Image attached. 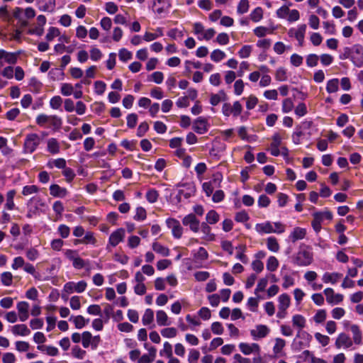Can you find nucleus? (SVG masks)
I'll use <instances>...</instances> for the list:
<instances>
[{
  "label": "nucleus",
  "mask_w": 363,
  "mask_h": 363,
  "mask_svg": "<svg viewBox=\"0 0 363 363\" xmlns=\"http://www.w3.org/2000/svg\"><path fill=\"white\" fill-rule=\"evenodd\" d=\"M313 262L311 249L306 245L299 247L298 251L292 257V262L298 267L309 266Z\"/></svg>",
  "instance_id": "obj_1"
},
{
  "label": "nucleus",
  "mask_w": 363,
  "mask_h": 363,
  "mask_svg": "<svg viewBox=\"0 0 363 363\" xmlns=\"http://www.w3.org/2000/svg\"><path fill=\"white\" fill-rule=\"evenodd\" d=\"M35 123L41 128H51L55 131L60 129L62 125V120L56 115L40 113L37 116Z\"/></svg>",
  "instance_id": "obj_2"
},
{
  "label": "nucleus",
  "mask_w": 363,
  "mask_h": 363,
  "mask_svg": "<svg viewBox=\"0 0 363 363\" xmlns=\"http://www.w3.org/2000/svg\"><path fill=\"white\" fill-rule=\"evenodd\" d=\"M255 230L261 235L263 234H270V233H277L281 234L286 230V225L278 221V222H271V221H265L260 223H257L255 225Z\"/></svg>",
  "instance_id": "obj_3"
},
{
  "label": "nucleus",
  "mask_w": 363,
  "mask_h": 363,
  "mask_svg": "<svg viewBox=\"0 0 363 363\" xmlns=\"http://www.w3.org/2000/svg\"><path fill=\"white\" fill-rule=\"evenodd\" d=\"M311 340L312 336L304 330H298L292 342L291 347L294 351H300L309 347Z\"/></svg>",
  "instance_id": "obj_4"
},
{
  "label": "nucleus",
  "mask_w": 363,
  "mask_h": 363,
  "mask_svg": "<svg viewBox=\"0 0 363 363\" xmlns=\"http://www.w3.org/2000/svg\"><path fill=\"white\" fill-rule=\"evenodd\" d=\"M306 28V24H298L296 28H289L288 35L290 38H294L297 40L298 45L302 47L304 45Z\"/></svg>",
  "instance_id": "obj_5"
},
{
  "label": "nucleus",
  "mask_w": 363,
  "mask_h": 363,
  "mask_svg": "<svg viewBox=\"0 0 363 363\" xmlns=\"http://www.w3.org/2000/svg\"><path fill=\"white\" fill-rule=\"evenodd\" d=\"M242 111V106L240 101H236L233 104L230 103H224L222 106V113L225 117L233 116L234 118L238 117Z\"/></svg>",
  "instance_id": "obj_6"
},
{
  "label": "nucleus",
  "mask_w": 363,
  "mask_h": 363,
  "mask_svg": "<svg viewBox=\"0 0 363 363\" xmlns=\"http://www.w3.org/2000/svg\"><path fill=\"white\" fill-rule=\"evenodd\" d=\"M11 268L13 270H17L20 268H23L26 273L35 277L36 270L35 269V267L29 262H26L25 259L21 256L16 257L13 258L11 264Z\"/></svg>",
  "instance_id": "obj_7"
},
{
  "label": "nucleus",
  "mask_w": 363,
  "mask_h": 363,
  "mask_svg": "<svg viewBox=\"0 0 363 363\" xmlns=\"http://www.w3.org/2000/svg\"><path fill=\"white\" fill-rule=\"evenodd\" d=\"M311 223L313 230L318 233L321 230V224L325 219L332 220L333 214L330 211H318L313 214Z\"/></svg>",
  "instance_id": "obj_8"
},
{
  "label": "nucleus",
  "mask_w": 363,
  "mask_h": 363,
  "mask_svg": "<svg viewBox=\"0 0 363 363\" xmlns=\"http://www.w3.org/2000/svg\"><path fill=\"white\" fill-rule=\"evenodd\" d=\"M101 341L99 335L93 336L89 331L82 333V344L84 348L91 347L92 350H96Z\"/></svg>",
  "instance_id": "obj_9"
},
{
  "label": "nucleus",
  "mask_w": 363,
  "mask_h": 363,
  "mask_svg": "<svg viewBox=\"0 0 363 363\" xmlns=\"http://www.w3.org/2000/svg\"><path fill=\"white\" fill-rule=\"evenodd\" d=\"M40 143V138L36 133L28 134L24 141V150L26 152H33L39 144Z\"/></svg>",
  "instance_id": "obj_10"
},
{
  "label": "nucleus",
  "mask_w": 363,
  "mask_h": 363,
  "mask_svg": "<svg viewBox=\"0 0 363 363\" xmlns=\"http://www.w3.org/2000/svg\"><path fill=\"white\" fill-rule=\"evenodd\" d=\"M87 286V284L85 281H79L78 282L69 281L64 285L63 291L68 294L72 293H82L84 292Z\"/></svg>",
  "instance_id": "obj_11"
},
{
  "label": "nucleus",
  "mask_w": 363,
  "mask_h": 363,
  "mask_svg": "<svg viewBox=\"0 0 363 363\" xmlns=\"http://www.w3.org/2000/svg\"><path fill=\"white\" fill-rule=\"evenodd\" d=\"M352 338L346 333H341L338 334L335 345L337 349L348 350L353 346Z\"/></svg>",
  "instance_id": "obj_12"
},
{
  "label": "nucleus",
  "mask_w": 363,
  "mask_h": 363,
  "mask_svg": "<svg viewBox=\"0 0 363 363\" xmlns=\"http://www.w3.org/2000/svg\"><path fill=\"white\" fill-rule=\"evenodd\" d=\"M304 279L313 291L321 290L323 287V284L318 283L315 280L318 278V274L315 271H307L303 275Z\"/></svg>",
  "instance_id": "obj_13"
},
{
  "label": "nucleus",
  "mask_w": 363,
  "mask_h": 363,
  "mask_svg": "<svg viewBox=\"0 0 363 363\" xmlns=\"http://www.w3.org/2000/svg\"><path fill=\"white\" fill-rule=\"evenodd\" d=\"M60 93L65 96L73 94L77 99H81L83 96L82 90H74V86L69 83H62L60 84Z\"/></svg>",
  "instance_id": "obj_14"
},
{
  "label": "nucleus",
  "mask_w": 363,
  "mask_h": 363,
  "mask_svg": "<svg viewBox=\"0 0 363 363\" xmlns=\"http://www.w3.org/2000/svg\"><path fill=\"white\" fill-rule=\"evenodd\" d=\"M167 227L171 229L172 235L175 238H180L183 234V228L179 220L174 218H167L166 220Z\"/></svg>",
  "instance_id": "obj_15"
},
{
  "label": "nucleus",
  "mask_w": 363,
  "mask_h": 363,
  "mask_svg": "<svg viewBox=\"0 0 363 363\" xmlns=\"http://www.w3.org/2000/svg\"><path fill=\"white\" fill-rule=\"evenodd\" d=\"M125 235V231L123 228H120L112 232L108 238V245L111 247L117 246L120 242H123Z\"/></svg>",
  "instance_id": "obj_16"
},
{
  "label": "nucleus",
  "mask_w": 363,
  "mask_h": 363,
  "mask_svg": "<svg viewBox=\"0 0 363 363\" xmlns=\"http://www.w3.org/2000/svg\"><path fill=\"white\" fill-rule=\"evenodd\" d=\"M238 347L240 352L245 355L259 354L260 352V347L257 343L240 342Z\"/></svg>",
  "instance_id": "obj_17"
},
{
  "label": "nucleus",
  "mask_w": 363,
  "mask_h": 363,
  "mask_svg": "<svg viewBox=\"0 0 363 363\" xmlns=\"http://www.w3.org/2000/svg\"><path fill=\"white\" fill-rule=\"evenodd\" d=\"M192 128L198 134L206 133L208 130V120L203 117L197 118L193 123Z\"/></svg>",
  "instance_id": "obj_18"
},
{
  "label": "nucleus",
  "mask_w": 363,
  "mask_h": 363,
  "mask_svg": "<svg viewBox=\"0 0 363 363\" xmlns=\"http://www.w3.org/2000/svg\"><path fill=\"white\" fill-rule=\"evenodd\" d=\"M182 223L184 225L189 226L190 230L194 233H197L199 230L200 222L199 219L196 217V216L193 213H190L186 216L183 220Z\"/></svg>",
  "instance_id": "obj_19"
},
{
  "label": "nucleus",
  "mask_w": 363,
  "mask_h": 363,
  "mask_svg": "<svg viewBox=\"0 0 363 363\" xmlns=\"http://www.w3.org/2000/svg\"><path fill=\"white\" fill-rule=\"evenodd\" d=\"M323 294L326 297V301L330 304H338L343 301V295L335 294L332 288H326L323 291Z\"/></svg>",
  "instance_id": "obj_20"
},
{
  "label": "nucleus",
  "mask_w": 363,
  "mask_h": 363,
  "mask_svg": "<svg viewBox=\"0 0 363 363\" xmlns=\"http://www.w3.org/2000/svg\"><path fill=\"white\" fill-rule=\"evenodd\" d=\"M269 328L265 325H257L250 330V335L253 340H257L265 337L269 333Z\"/></svg>",
  "instance_id": "obj_21"
},
{
  "label": "nucleus",
  "mask_w": 363,
  "mask_h": 363,
  "mask_svg": "<svg viewBox=\"0 0 363 363\" xmlns=\"http://www.w3.org/2000/svg\"><path fill=\"white\" fill-rule=\"evenodd\" d=\"M18 318L21 322L27 320L29 318V304L26 301H20L16 305Z\"/></svg>",
  "instance_id": "obj_22"
},
{
  "label": "nucleus",
  "mask_w": 363,
  "mask_h": 363,
  "mask_svg": "<svg viewBox=\"0 0 363 363\" xmlns=\"http://www.w3.org/2000/svg\"><path fill=\"white\" fill-rule=\"evenodd\" d=\"M84 237L82 239H77L74 241V244L75 245H79V244H84V245H96L97 240L94 236V233L91 231H87L84 233L83 235Z\"/></svg>",
  "instance_id": "obj_23"
},
{
  "label": "nucleus",
  "mask_w": 363,
  "mask_h": 363,
  "mask_svg": "<svg viewBox=\"0 0 363 363\" xmlns=\"http://www.w3.org/2000/svg\"><path fill=\"white\" fill-rule=\"evenodd\" d=\"M170 6L169 0H154L153 2V9L158 14L168 11Z\"/></svg>",
  "instance_id": "obj_24"
},
{
  "label": "nucleus",
  "mask_w": 363,
  "mask_h": 363,
  "mask_svg": "<svg viewBox=\"0 0 363 363\" xmlns=\"http://www.w3.org/2000/svg\"><path fill=\"white\" fill-rule=\"evenodd\" d=\"M18 53L7 52L5 50L0 49V60L10 65H14L18 60Z\"/></svg>",
  "instance_id": "obj_25"
},
{
  "label": "nucleus",
  "mask_w": 363,
  "mask_h": 363,
  "mask_svg": "<svg viewBox=\"0 0 363 363\" xmlns=\"http://www.w3.org/2000/svg\"><path fill=\"white\" fill-rule=\"evenodd\" d=\"M350 330L352 333L353 343L356 345H362L363 343L362 333L359 327L356 324H353L350 326Z\"/></svg>",
  "instance_id": "obj_26"
},
{
  "label": "nucleus",
  "mask_w": 363,
  "mask_h": 363,
  "mask_svg": "<svg viewBox=\"0 0 363 363\" xmlns=\"http://www.w3.org/2000/svg\"><path fill=\"white\" fill-rule=\"evenodd\" d=\"M342 277L338 272H325L323 274L322 280L325 284H335Z\"/></svg>",
  "instance_id": "obj_27"
},
{
  "label": "nucleus",
  "mask_w": 363,
  "mask_h": 363,
  "mask_svg": "<svg viewBox=\"0 0 363 363\" xmlns=\"http://www.w3.org/2000/svg\"><path fill=\"white\" fill-rule=\"evenodd\" d=\"M306 235V230L303 228L296 227L293 229L289 236V240L292 242H295L297 240H302Z\"/></svg>",
  "instance_id": "obj_28"
},
{
  "label": "nucleus",
  "mask_w": 363,
  "mask_h": 363,
  "mask_svg": "<svg viewBox=\"0 0 363 363\" xmlns=\"http://www.w3.org/2000/svg\"><path fill=\"white\" fill-rule=\"evenodd\" d=\"M201 231L203 233L202 239L207 242L215 240L216 235L211 232V227L206 223L201 224Z\"/></svg>",
  "instance_id": "obj_29"
},
{
  "label": "nucleus",
  "mask_w": 363,
  "mask_h": 363,
  "mask_svg": "<svg viewBox=\"0 0 363 363\" xmlns=\"http://www.w3.org/2000/svg\"><path fill=\"white\" fill-rule=\"evenodd\" d=\"M11 332L14 335L28 336L30 334V329L25 324H17L11 328Z\"/></svg>",
  "instance_id": "obj_30"
},
{
  "label": "nucleus",
  "mask_w": 363,
  "mask_h": 363,
  "mask_svg": "<svg viewBox=\"0 0 363 363\" xmlns=\"http://www.w3.org/2000/svg\"><path fill=\"white\" fill-rule=\"evenodd\" d=\"M194 262L201 266L208 257V252L205 248L200 247L196 252H193Z\"/></svg>",
  "instance_id": "obj_31"
},
{
  "label": "nucleus",
  "mask_w": 363,
  "mask_h": 363,
  "mask_svg": "<svg viewBox=\"0 0 363 363\" xmlns=\"http://www.w3.org/2000/svg\"><path fill=\"white\" fill-rule=\"evenodd\" d=\"M47 150L52 155H56L60 152V145L56 138H51L47 140Z\"/></svg>",
  "instance_id": "obj_32"
},
{
  "label": "nucleus",
  "mask_w": 363,
  "mask_h": 363,
  "mask_svg": "<svg viewBox=\"0 0 363 363\" xmlns=\"http://www.w3.org/2000/svg\"><path fill=\"white\" fill-rule=\"evenodd\" d=\"M23 9L20 7H16L13 10V16L18 20L21 27H26L28 24V18H26L23 13Z\"/></svg>",
  "instance_id": "obj_33"
},
{
  "label": "nucleus",
  "mask_w": 363,
  "mask_h": 363,
  "mask_svg": "<svg viewBox=\"0 0 363 363\" xmlns=\"http://www.w3.org/2000/svg\"><path fill=\"white\" fill-rule=\"evenodd\" d=\"M157 323L160 326H167L171 324V321L165 311L162 310L157 311L156 313Z\"/></svg>",
  "instance_id": "obj_34"
},
{
  "label": "nucleus",
  "mask_w": 363,
  "mask_h": 363,
  "mask_svg": "<svg viewBox=\"0 0 363 363\" xmlns=\"http://www.w3.org/2000/svg\"><path fill=\"white\" fill-rule=\"evenodd\" d=\"M152 249L156 253L163 257H168L170 255V250L167 247L156 241L152 242Z\"/></svg>",
  "instance_id": "obj_35"
},
{
  "label": "nucleus",
  "mask_w": 363,
  "mask_h": 363,
  "mask_svg": "<svg viewBox=\"0 0 363 363\" xmlns=\"http://www.w3.org/2000/svg\"><path fill=\"white\" fill-rule=\"evenodd\" d=\"M50 193L54 197L64 198L67 196V191L57 184H52L50 186Z\"/></svg>",
  "instance_id": "obj_36"
},
{
  "label": "nucleus",
  "mask_w": 363,
  "mask_h": 363,
  "mask_svg": "<svg viewBox=\"0 0 363 363\" xmlns=\"http://www.w3.org/2000/svg\"><path fill=\"white\" fill-rule=\"evenodd\" d=\"M227 99L226 94L224 91L220 90L216 94H212L210 96V104L215 106L220 102L225 101Z\"/></svg>",
  "instance_id": "obj_37"
},
{
  "label": "nucleus",
  "mask_w": 363,
  "mask_h": 363,
  "mask_svg": "<svg viewBox=\"0 0 363 363\" xmlns=\"http://www.w3.org/2000/svg\"><path fill=\"white\" fill-rule=\"evenodd\" d=\"M274 29V28L257 26L253 30V33L257 37L262 38L267 35L273 34Z\"/></svg>",
  "instance_id": "obj_38"
},
{
  "label": "nucleus",
  "mask_w": 363,
  "mask_h": 363,
  "mask_svg": "<svg viewBox=\"0 0 363 363\" xmlns=\"http://www.w3.org/2000/svg\"><path fill=\"white\" fill-rule=\"evenodd\" d=\"M16 194V192L14 189L10 190L6 193L5 208L9 211H12L16 208L13 201Z\"/></svg>",
  "instance_id": "obj_39"
},
{
  "label": "nucleus",
  "mask_w": 363,
  "mask_h": 363,
  "mask_svg": "<svg viewBox=\"0 0 363 363\" xmlns=\"http://www.w3.org/2000/svg\"><path fill=\"white\" fill-rule=\"evenodd\" d=\"M69 321H72L77 329L83 328L89 321V319H85L82 315L71 316Z\"/></svg>",
  "instance_id": "obj_40"
},
{
  "label": "nucleus",
  "mask_w": 363,
  "mask_h": 363,
  "mask_svg": "<svg viewBox=\"0 0 363 363\" xmlns=\"http://www.w3.org/2000/svg\"><path fill=\"white\" fill-rule=\"evenodd\" d=\"M72 263L73 267L76 269H82L83 268H85L87 270H89V260L84 259L81 258L79 255L77 256V257H76V259H74Z\"/></svg>",
  "instance_id": "obj_41"
},
{
  "label": "nucleus",
  "mask_w": 363,
  "mask_h": 363,
  "mask_svg": "<svg viewBox=\"0 0 363 363\" xmlns=\"http://www.w3.org/2000/svg\"><path fill=\"white\" fill-rule=\"evenodd\" d=\"M306 323V320L302 315L296 314L292 317V324L294 327L298 328V330H302L305 328Z\"/></svg>",
  "instance_id": "obj_42"
},
{
  "label": "nucleus",
  "mask_w": 363,
  "mask_h": 363,
  "mask_svg": "<svg viewBox=\"0 0 363 363\" xmlns=\"http://www.w3.org/2000/svg\"><path fill=\"white\" fill-rule=\"evenodd\" d=\"M49 77L53 81H60L64 79V70L61 68H53L48 73Z\"/></svg>",
  "instance_id": "obj_43"
},
{
  "label": "nucleus",
  "mask_w": 363,
  "mask_h": 363,
  "mask_svg": "<svg viewBox=\"0 0 363 363\" xmlns=\"http://www.w3.org/2000/svg\"><path fill=\"white\" fill-rule=\"evenodd\" d=\"M278 302V308L287 310L291 303L290 296L286 294H282L279 296Z\"/></svg>",
  "instance_id": "obj_44"
},
{
  "label": "nucleus",
  "mask_w": 363,
  "mask_h": 363,
  "mask_svg": "<svg viewBox=\"0 0 363 363\" xmlns=\"http://www.w3.org/2000/svg\"><path fill=\"white\" fill-rule=\"evenodd\" d=\"M263 13L264 11L261 7H256L251 11L250 18L254 23H258L263 18Z\"/></svg>",
  "instance_id": "obj_45"
},
{
  "label": "nucleus",
  "mask_w": 363,
  "mask_h": 363,
  "mask_svg": "<svg viewBox=\"0 0 363 363\" xmlns=\"http://www.w3.org/2000/svg\"><path fill=\"white\" fill-rule=\"evenodd\" d=\"M267 247L272 252H277L280 249L279 244L275 237H269L267 239Z\"/></svg>",
  "instance_id": "obj_46"
},
{
  "label": "nucleus",
  "mask_w": 363,
  "mask_h": 363,
  "mask_svg": "<svg viewBox=\"0 0 363 363\" xmlns=\"http://www.w3.org/2000/svg\"><path fill=\"white\" fill-rule=\"evenodd\" d=\"M339 79L333 78L328 81L326 84V91L329 94L335 93L339 89Z\"/></svg>",
  "instance_id": "obj_47"
},
{
  "label": "nucleus",
  "mask_w": 363,
  "mask_h": 363,
  "mask_svg": "<svg viewBox=\"0 0 363 363\" xmlns=\"http://www.w3.org/2000/svg\"><path fill=\"white\" fill-rule=\"evenodd\" d=\"M286 341L284 339L277 337L275 339V344L273 347V352L276 357L281 355L283 348L285 347Z\"/></svg>",
  "instance_id": "obj_48"
},
{
  "label": "nucleus",
  "mask_w": 363,
  "mask_h": 363,
  "mask_svg": "<svg viewBox=\"0 0 363 363\" xmlns=\"http://www.w3.org/2000/svg\"><path fill=\"white\" fill-rule=\"evenodd\" d=\"M38 350L45 352L49 356L55 357L59 354L58 349L51 345H38Z\"/></svg>",
  "instance_id": "obj_49"
},
{
  "label": "nucleus",
  "mask_w": 363,
  "mask_h": 363,
  "mask_svg": "<svg viewBox=\"0 0 363 363\" xmlns=\"http://www.w3.org/2000/svg\"><path fill=\"white\" fill-rule=\"evenodd\" d=\"M48 167L49 168L57 167L58 169H65L66 167V161L63 158L50 160L48 162Z\"/></svg>",
  "instance_id": "obj_50"
},
{
  "label": "nucleus",
  "mask_w": 363,
  "mask_h": 363,
  "mask_svg": "<svg viewBox=\"0 0 363 363\" xmlns=\"http://www.w3.org/2000/svg\"><path fill=\"white\" fill-rule=\"evenodd\" d=\"M268 284V280L267 278H262L259 280L257 285L256 286V289L255 290V294L259 298H263L259 295V293L262 291H264Z\"/></svg>",
  "instance_id": "obj_51"
},
{
  "label": "nucleus",
  "mask_w": 363,
  "mask_h": 363,
  "mask_svg": "<svg viewBox=\"0 0 363 363\" xmlns=\"http://www.w3.org/2000/svg\"><path fill=\"white\" fill-rule=\"evenodd\" d=\"M206 220L208 224L213 225L219 221L220 216L216 211L211 210L207 213Z\"/></svg>",
  "instance_id": "obj_52"
},
{
  "label": "nucleus",
  "mask_w": 363,
  "mask_h": 363,
  "mask_svg": "<svg viewBox=\"0 0 363 363\" xmlns=\"http://www.w3.org/2000/svg\"><path fill=\"white\" fill-rule=\"evenodd\" d=\"M154 319V312L150 308H147L142 318V322L144 325H148L152 323Z\"/></svg>",
  "instance_id": "obj_53"
},
{
  "label": "nucleus",
  "mask_w": 363,
  "mask_h": 363,
  "mask_svg": "<svg viewBox=\"0 0 363 363\" xmlns=\"http://www.w3.org/2000/svg\"><path fill=\"white\" fill-rule=\"evenodd\" d=\"M1 284L5 286H10L13 283V274L10 272H4L0 276Z\"/></svg>",
  "instance_id": "obj_54"
},
{
  "label": "nucleus",
  "mask_w": 363,
  "mask_h": 363,
  "mask_svg": "<svg viewBox=\"0 0 363 363\" xmlns=\"http://www.w3.org/2000/svg\"><path fill=\"white\" fill-rule=\"evenodd\" d=\"M52 209L56 214V220L61 218L62 213L65 210L63 203L60 201H56L52 205Z\"/></svg>",
  "instance_id": "obj_55"
},
{
  "label": "nucleus",
  "mask_w": 363,
  "mask_h": 363,
  "mask_svg": "<svg viewBox=\"0 0 363 363\" xmlns=\"http://www.w3.org/2000/svg\"><path fill=\"white\" fill-rule=\"evenodd\" d=\"M267 269L269 272H274L279 267V261L274 256H270L267 261Z\"/></svg>",
  "instance_id": "obj_56"
},
{
  "label": "nucleus",
  "mask_w": 363,
  "mask_h": 363,
  "mask_svg": "<svg viewBox=\"0 0 363 363\" xmlns=\"http://www.w3.org/2000/svg\"><path fill=\"white\" fill-rule=\"evenodd\" d=\"M225 57V53L220 49H216L211 53V60L215 62H220Z\"/></svg>",
  "instance_id": "obj_57"
},
{
  "label": "nucleus",
  "mask_w": 363,
  "mask_h": 363,
  "mask_svg": "<svg viewBox=\"0 0 363 363\" xmlns=\"http://www.w3.org/2000/svg\"><path fill=\"white\" fill-rule=\"evenodd\" d=\"M72 356L77 359H83L86 356V351L78 345L74 346L71 351Z\"/></svg>",
  "instance_id": "obj_58"
},
{
  "label": "nucleus",
  "mask_w": 363,
  "mask_h": 363,
  "mask_svg": "<svg viewBox=\"0 0 363 363\" xmlns=\"http://www.w3.org/2000/svg\"><path fill=\"white\" fill-rule=\"evenodd\" d=\"M147 218V212L146 210L142 207L138 206L135 208V214L133 216L135 220L137 221H143Z\"/></svg>",
  "instance_id": "obj_59"
},
{
  "label": "nucleus",
  "mask_w": 363,
  "mask_h": 363,
  "mask_svg": "<svg viewBox=\"0 0 363 363\" xmlns=\"http://www.w3.org/2000/svg\"><path fill=\"white\" fill-rule=\"evenodd\" d=\"M290 6H291V4H289V5H283L279 9H278L276 11V15L277 18L281 19H286L290 11Z\"/></svg>",
  "instance_id": "obj_60"
},
{
  "label": "nucleus",
  "mask_w": 363,
  "mask_h": 363,
  "mask_svg": "<svg viewBox=\"0 0 363 363\" xmlns=\"http://www.w3.org/2000/svg\"><path fill=\"white\" fill-rule=\"evenodd\" d=\"M89 53L91 60L94 62L100 60L103 57L102 52L95 46L91 48Z\"/></svg>",
  "instance_id": "obj_61"
},
{
  "label": "nucleus",
  "mask_w": 363,
  "mask_h": 363,
  "mask_svg": "<svg viewBox=\"0 0 363 363\" xmlns=\"http://www.w3.org/2000/svg\"><path fill=\"white\" fill-rule=\"evenodd\" d=\"M161 335L165 338H173L177 335V330L175 328H164L161 330Z\"/></svg>",
  "instance_id": "obj_62"
},
{
  "label": "nucleus",
  "mask_w": 363,
  "mask_h": 363,
  "mask_svg": "<svg viewBox=\"0 0 363 363\" xmlns=\"http://www.w3.org/2000/svg\"><path fill=\"white\" fill-rule=\"evenodd\" d=\"M249 7L250 4L248 0H240L237 7V13L239 15L246 13L249 10Z\"/></svg>",
  "instance_id": "obj_63"
},
{
  "label": "nucleus",
  "mask_w": 363,
  "mask_h": 363,
  "mask_svg": "<svg viewBox=\"0 0 363 363\" xmlns=\"http://www.w3.org/2000/svg\"><path fill=\"white\" fill-rule=\"evenodd\" d=\"M132 52L125 48H121L118 51V57L119 60L122 62H125L130 60L132 58Z\"/></svg>",
  "instance_id": "obj_64"
}]
</instances>
